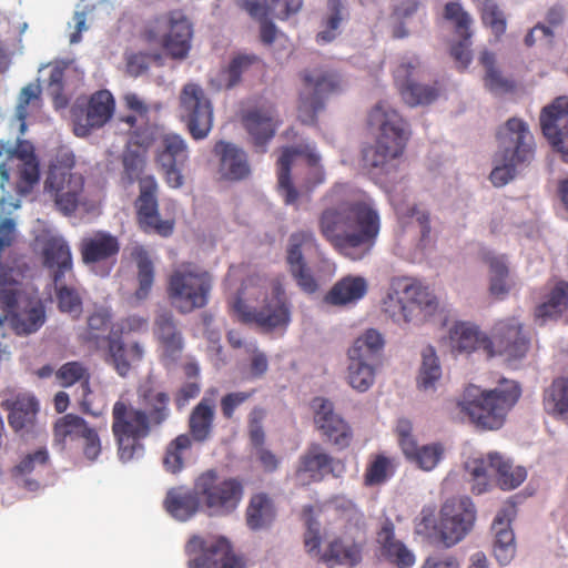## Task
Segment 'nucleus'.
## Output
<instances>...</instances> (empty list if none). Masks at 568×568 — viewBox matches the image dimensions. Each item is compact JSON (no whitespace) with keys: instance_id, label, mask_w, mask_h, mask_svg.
I'll return each instance as SVG.
<instances>
[{"instance_id":"f257e3e1","label":"nucleus","mask_w":568,"mask_h":568,"mask_svg":"<svg viewBox=\"0 0 568 568\" xmlns=\"http://www.w3.org/2000/svg\"><path fill=\"white\" fill-rule=\"evenodd\" d=\"M321 235L346 258L361 261L376 244L381 231L378 212L364 192L347 183L334 184L322 197Z\"/></svg>"},{"instance_id":"f03ea898","label":"nucleus","mask_w":568,"mask_h":568,"mask_svg":"<svg viewBox=\"0 0 568 568\" xmlns=\"http://www.w3.org/2000/svg\"><path fill=\"white\" fill-rule=\"evenodd\" d=\"M231 308L240 322L254 324L265 332L285 328L291 322L292 304L285 292L284 277L247 276Z\"/></svg>"},{"instance_id":"7ed1b4c3","label":"nucleus","mask_w":568,"mask_h":568,"mask_svg":"<svg viewBox=\"0 0 568 568\" xmlns=\"http://www.w3.org/2000/svg\"><path fill=\"white\" fill-rule=\"evenodd\" d=\"M367 125L377 134L375 144L363 150L364 166L388 173L390 162L404 154L410 138L409 125L397 110L384 101L369 110Z\"/></svg>"},{"instance_id":"20e7f679","label":"nucleus","mask_w":568,"mask_h":568,"mask_svg":"<svg viewBox=\"0 0 568 568\" xmlns=\"http://www.w3.org/2000/svg\"><path fill=\"white\" fill-rule=\"evenodd\" d=\"M122 181L126 185L139 183V195L134 202L136 221L144 233H154L162 237L172 235L174 220L161 219L159 212V183L153 175H143L146 166L145 152L126 150L122 154Z\"/></svg>"},{"instance_id":"39448f33","label":"nucleus","mask_w":568,"mask_h":568,"mask_svg":"<svg viewBox=\"0 0 568 568\" xmlns=\"http://www.w3.org/2000/svg\"><path fill=\"white\" fill-rule=\"evenodd\" d=\"M476 393V386L468 387L459 407L478 428L494 430L504 425L521 396V388L515 381L503 379L494 389Z\"/></svg>"},{"instance_id":"423d86ee","label":"nucleus","mask_w":568,"mask_h":568,"mask_svg":"<svg viewBox=\"0 0 568 568\" xmlns=\"http://www.w3.org/2000/svg\"><path fill=\"white\" fill-rule=\"evenodd\" d=\"M212 288L210 272L191 262H183L169 275L166 294L172 307L180 314H190L206 307Z\"/></svg>"},{"instance_id":"0eeeda50","label":"nucleus","mask_w":568,"mask_h":568,"mask_svg":"<svg viewBox=\"0 0 568 568\" xmlns=\"http://www.w3.org/2000/svg\"><path fill=\"white\" fill-rule=\"evenodd\" d=\"M298 75L302 89L297 99V118L303 124L315 125L328 98L343 91L344 80L338 71L326 67L306 68Z\"/></svg>"},{"instance_id":"6e6552de","label":"nucleus","mask_w":568,"mask_h":568,"mask_svg":"<svg viewBox=\"0 0 568 568\" xmlns=\"http://www.w3.org/2000/svg\"><path fill=\"white\" fill-rule=\"evenodd\" d=\"M111 430L122 463L131 462L144 449L143 439L150 436L153 425L143 408L133 406L128 399H118L112 407Z\"/></svg>"},{"instance_id":"1a4fd4ad","label":"nucleus","mask_w":568,"mask_h":568,"mask_svg":"<svg viewBox=\"0 0 568 568\" xmlns=\"http://www.w3.org/2000/svg\"><path fill=\"white\" fill-rule=\"evenodd\" d=\"M141 39L149 44H159L172 60L182 61L192 48L193 26L182 11H169L149 21Z\"/></svg>"},{"instance_id":"9d476101","label":"nucleus","mask_w":568,"mask_h":568,"mask_svg":"<svg viewBox=\"0 0 568 568\" xmlns=\"http://www.w3.org/2000/svg\"><path fill=\"white\" fill-rule=\"evenodd\" d=\"M202 497V509L211 517H227L239 508L244 497V483L216 469L202 471L194 480Z\"/></svg>"},{"instance_id":"9b49d317","label":"nucleus","mask_w":568,"mask_h":568,"mask_svg":"<svg viewBox=\"0 0 568 568\" xmlns=\"http://www.w3.org/2000/svg\"><path fill=\"white\" fill-rule=\"evenodd\" d=\"M402 297L389 294L384 301V312L395 323H422L432 316L437 307L436 296L417 280H408L403 290Z\"/></svg>"},{"instance_id":"f8f14e48","label":"nucleus","mask_w":568,"mask_h":568,"mask_svg":"<svg viewBox=\"0 0 568 568\" xmlns=\"http://www.w3.org/2000/svg\"><path fill=\"white\" fill-rule=\"evenodd\" d=\"M74 165L72 152L57 154L44 182V189L54 196L58 210L64 215L75 212L84 186L82 174L72 172Z\"/></svg>"},{"instance_id":"ddd939ff","label":"nucleus","mask_w":568,"mask_h":568,"mask_svg":"<svg viewBox=\"0 0 568 568\" xmlns=\"http://www.w3.org/2000/svg\"><path fill=\"white\" fill-rule=\"evenodd\" d=\"M296 156H305L311 168L305 183L307 191H312L325 181V171L320 165L321 158L308 144L283 148L277 160V185L286 204H295L300 197L291 178L292 165Z\"/></svg>"},{"instance_id":"4468645a","label":"nucleus","mask_w":568,"mask_h":568,"mask_svg":"<svg viewBox=\"0 0 568 568\" xmlns=\"http://www.w3.org/2000/svg\"><path fill=\"white\" fill-rule=\"evenodd\" d=\"M180 119L192 139L204 140L213 126V105L203 88L186 83L179 97Z\"/></svg>"},{"instance_id":"2eb2a0df","label":"nucleus","mask_w":568,"mask_h":568,"mask_svg":"<svg viewBox=\"0 0 568 568\" xmlns=\"http://www.w3.org/2000/svg\"><path fill=\"white\" fill-rule=\"evenodd\" d=\"M187 556L197 555L187 562L189 568H245L244 556L233 551L231 542L225 537L205 540L194 535L185 545Z\"/></svg>"},{"instance_id":"dca6fc26","label":"nucleus","mask_w":568,"mask_h":568,"mask_svg":"<svg viewBox=\"0 0 568 568\" xmlns=\"http://www.w3.org/2000/svg\"><path fill=\"white\" fill-rule=\"evenodd\" d=\"M476 519L475 505L469 497H453L440 507L436 525L440 540L452 547L471 530Z\"/></svg>"},{"instance_id":"f3484780","label":"nucleus","mask_w":568,"mask_h":568,"mask_svg":"<svg viewBox=\"0 0 568 568\" xmlns=\"http://www.w3.org/2000/svg\"><path fill=\"white\" fill-rule=\"evenodd\" d=\"M189 161L186 141L176 133H165L161 136L155 152V162L163 172L166 184L179 189L184 183L182 169Z\"/></svg>"},{"instance_id":"a211bd4d","label":"nucleus","mask_w":568,"mask_h":568,"mask_svg":"<svg viewBox=\"0 0 568 568\" xmlns=\"http://www.w3.org/2000/svg\"><path fill=\"white\" fill-rule=\"evenodd\" d=\"M498 153L510 161L529 163L535 154L534 136L528 124L519 118H510L497 132Z\"/></svg>"},{"instance_id":"6ab92c4d","label":"nucleus","mask_w":568,"mask_h":568,"mask_svg":"<svg viewBox=\"0 0 568 568\" xmlns=\"http://www.w3.org/2000/svg\"><path fill=\"white\" fill-rule=\"evenodd\" d=\"M316 428L339 449L347 448L353 439L349 424L335 412L333 402L325 397H314L311 402Z\"/></svg>"},{"instance_id":"aec40b11","label":"nucleus","mask_w":568,"mask_h":568,"mask_svg":"<svg viewBox=\"0 0 568 568\" xmlns=\"http://www.w3.org/2000/svg\"><path fill=\"white\" fill-rule=\"evenodd\" d=\"M153 334L160 363L168 369L176 366L182 358L185 341L174 316L168 312L159 314L154 320Z\"/></svg>"},{"instance_id":"412c9836","label":"nucleus","mask_w":568,"mask_h":568,"mask_svg":"<svg viewBox=\"0 0 568 568\" xmlns=\"http://www.w3.org/2000/svg\"><path fill=\"white\" fill-rule=\"evenodd\" d=\"M490 344L488 357L503 355L509 361L523 358L529 349V338L524 334L523 326L516 318L496 323Z\"/></svg>"},{"instance_id":"4be33fe9","label":"nucleus","mask_w":568,"mask_h":568,"mask_svg":"<svg viewBox=\"0 0 568 568\" xmlns=\"http://www.w3.org/2000/svg\"><path fill=\"white\" fill-rule=\"evenodd\" d=\"M114 108L115 102L110 91L94 92L85 108L73 111L74 134L83 138L92 130L102 128L112 118Z\"/></svg>"},{"instance_id":"5701e85b","label":"nucleus","mask_w":568,"mask_h":568,"mask_svg":"<svg viewBox=\"0 0 568 568\" xmlns=\"http://www.w3.org/2000/svg\"><path fill=\"white\" fill-rule=\"evenodd\" d=\"M540 126L551 146L568 162V97H558L542 109Z\"/></svg>"},{"instance_id":"b1692460","label":"nucleus","mask_w":568,"mask_h":568,"mask_svg":"<svg viewBox=\"0 0 568 568\" xmlns=\"http://www.w3.org/2000/svg\"><path fill=\"white\" fill-rule=\"evenodd\" d=\"M419 59L416 57L404 59L394 70V79L405 103L410 106L424 105L434 102L439 95L437 83L432 85L420 84L409 78L413 71L419 67Z\"/></svg>"},{"instance_id":"393cba45","label":"nucleus","mask_w":568,"mask_h":568,"mask_svg":"<svg viewBox=\"0 0 568 568\" xmlns=\"http://www.w3.org/2000/svg\"><path fill=\"white\" fill-rule=\"evenodd\" d=\"M253 146L257 152H266V146L274 138L281 121L274 106H260L245 111L241 118Z\"/></svg>"},{"instance_id":"a878e982","label":"nucleus","mask_w":568,"mask_h":568,"mask_svg":"<svg viewBox=\"0 0 568 568\" xmlns=\"http://www.w3.org/2000/svg\"><path fill=\"white\" fill-rule=\"evenodd\" d=\"M144 347L140 342L125 344L121 334L110 332L106 336L105 362L121 376L126 377L131 369L142 362Z\"/></svg>"},{"instance_id":"bb28decb","label":"nucleus","mask_w":568,"mask_h":568,"mask_svg":"<svg viewBox=\"0 0 568 568\" xmlns=\"http://www.w3.org/2000/svg\"><path fill=\"white\" fill-rule=\"evenodd\" d=\"M365 541L342 535L334 537L321 554V562L328 567L355 568L363 560Z\"/></svg>"},{"instance_id":"cd10ccee","label":"nucleus","mask_w":568,"mask_h":568,"mask_svg":"<svg viewBox=\"0 0 568 568\" xmlns=\"http://www.w3.org/2000/svg\"><path fill=\"white\" fill-rule=\"evenodd\" d=\"M79 251L85 265L108 263L115 261L120 252V242L106 231H97L81 240Z\"/></svg>"},{"instance_id":"c85d7f7f","label":"nucleus","mask_w":568,"mask_h":568,"mask_svg":"<svg viewBox=\"0 0 568 568\" xmlns=\"http://www.w3.org/2000/svg\"><path fill=\"white\" fill-rule=\"evenodd\" d=\"M213 152L220 159L219 172L229 181H240L251 173L247 155L241 148L225 141H217Z\"/></svg>"},{"instance_id":"c756f323","label":"nucleus","mask_w":568,"mask_h":568,"mask_svg":"<svg viewBox=\"0 0 568 568\" xmlns=\"http://www.w3.org/2000/svg\"><path fill=\"white\" fill-rule=\"evenodd\" d=\"M333 457L317 444L312 445L301 457L295 478L301 485L321 481L332 471Z\"/></svg>"},{"instance_id":"7c9ffc66","label":"nucleus","mask_w":568,"mask_h":568,"mask_svg":"<svg viewBox=\"0 0 568 568\" xmlns=\"http://www.w3.org/2000/svg\"><path fill=\"white\" fill-rule=\"evenodd\" d=\"M510 508L500 509L491 525V530L495 535L493 552L500 565H508L516 554L515 534L510 527Z\"/></svg>"},{"instance_id":"2f4dec72","label":"nucleus","mask_w":568,"mask_h":568,"mask_svg":"<svg viewBox=\"0 0 568 568\" xmlns=\"http://www.w3.org/2000/svg\"><path fill=\"white\" fill-rule=\"evenodd\" d=\"M163 505L173 518L186 521L202 509V497L194 486L192 489L173 487L166 493Z\"/></svg>"},{"instance_id":"473e14b6","label":"nucleus","mask_w":568,"mask_h":568,"mask_svg":"<svg viewBox=\"0 0 568 568\" xmlns=\"http://www.w3.org/2000/svg\"><path fill=\"white\" fill-rule=\"evenodd\" d=\"M43 264L52 270L54 284L64 278L65 273L72 272L73 262L69 244L63 237L53 236L44 242Z\"/></svg>"},{"instance_id":"72a5a7b5","label":"nucleus","mask_w":568,"mask_h":568,"mask_svg":"<svg viewBox=\"0 0 568 568\" xmlns=\"http://www.w3.org/2000/svg\"><path fill=\"white\" fill-rule=\"evenodd\" d=\"M449 343L452 349L457 353L470 354L483 349L488 356L491 347L490 338L473 324L459 322L449 329Z\"/></svg>"},{"instance_id":"f704fd0d","label":"nucleus","mask_w":568,"mask_h":568,"mask_svg":"<svg viewBox=\"0 0 568 568\" xmlns=\"http://www.w3.org/2000/svg\"><path fill=\"white\" fill-rule=\"evenodd\" d=\"M394 524L387 519L377 532L382 555L397 568H410L415 564L414 554L395 538Z\"/></svg>"},{"instance_id":"c9c22d12","label":"nucleus","mask_w":568,"mask_h":568,"mask_svg":"<svg viewBox=\"0 0 568 568\" xmlns=\"http://www.w3.org/2000/svg\"><path fill=\"white\" fill-rule=\"evenodd\" d=\"M276 519L274 500L266 493L253 494L245 508V524L253 531L268 529Z\"/></svg>"},{"instance_id":"e433bc0d","label":"nucleus","mask_w":568,"mask_h":568,"mask_svg":"<svg viewBox=\"0 0 568 568\" xmlns=\"http://www.w3.org/2000/svg\"><path fill=\"white\" fill-rule=\"evenodd\" d=\"M90 424L81 416L65 414L53 425V442L63 452H72Z\"/></svg>"},{"instance_id":"4c0bfd02","label":"nucleus","mask_w":568,"mask_h":568,"mask_svg":"<svg viewBox=\"0 0 568 568\" xmlns=\"http://www.w3.org/2000/svg\"><path fill=\"white\" fill-rule=\"evenodd\" d=\"M7 408L9 425L16 433H29L33 429L39 412L36 397L18 395L12 402H7Z\"/></svg>"},{"instance_id":"58836bf2","label":"nucleus","mask_w":568,"mask_h":568,"mask_svg":"<svg viewBox=\"0 0 568 568\" xmlns=\"http://www.w3.org/2000/svg\"><path fill=\"white\" fill-rule=\"evenodd\" d=\"M48 462V450L45 448H39L34 453L26 455L11 469V476L19 486L34 491L40 487V481L37 478H32L31 475L37 473L39 468H44Z\"/></svg>"},{"instance_id":"ea45409f","label":"nucleus","mask_w":568,"mask_h":568,"mask_svg":"<svg viewBox=\"0 0 568 568\" xmlns=\"http://www.w3.org/2000/svg\"><path fill=\"white\" fill-rule=\"evenodd\" d=\"M140 403L144 406L143 410L153 427H160L170 415V395L166 392L158 390L152 387L139 389Z\"/></svg>"},{"instance_id":"a19ab883","label":"nucleus","mask_w":568,"mask_h":568,"mask_svg":"<svg viewBox=\"0 0 568 568\" xmlns=\"http://www.w3.org/2000/svg\"><path fill=\"white\" fill-rule=\"evenodd\" d=\"M303 7V0H245L244 8L253 18H266L268 14L285 20L296 14Z\"/></svg>"},{"instance_id":"79ce46f5","label":"nucleus","mask_w":568,"mask_h":568,"mask_svg":"<svg viewBox=\"0 0 568 568\" xmlns=\"http://www.w3.org/2000/svg\"><path fill=\"white\" fill-rule=\"evenodd\" d=\"M367 293V282L362 276H345L341 278L331 291L325 300L332 305H345L357 302Z\"/></svg>"},{"instance_id":"37998d69","label":"nucleus","mask_w":568,"mask_h":568,"mask_svg":"<svg viewBox=\"0 0 568 568\" xmlns=\"http://www.w3.org/2000/svg\"><path fill=\"white\" fill-rule=\"evenodd\" d=\"M479 258L489 267L490 294L497 298H503L509 292V286L507 284L509 270L505 255H496L487 248H481L479 251Z\"/></svg>"},{"instance_id":"c03bdc74","label":"nucleus","mask_w":568,"mask_h":568,"mask_svg":"<svg viewBox=\"0 0 568 568\" xmlns=\"http://www.w3.org/2000/svg\"><path fill=\"white\" fill-rule=\"evenodd\" d=\"M383 347L384 338L382 334L374 328H369L358 336L348 348V361H363L377 364Z\"/></svg>"},{"instance_id":"a18cd8bd","label":"nucleus","mask_w":568,"mask_h":568,"mask_svg":"<svg viewBox=\"0 0 568 568\" xmlns=\"http://www.w3.org/2000/svg\"><path fill=\"white\" fill-rule=\"evenodd\" d=\"M547 414L568 423V379L560 377L552 381L542 396Z\"/></svg>"},{"instance_id":"49530a36","label":"nucleus","mask_w":568,"mask_h":568,"mask_svg":"<svg viewBox=\"0 0 568 568\" xmlns=\"http://www.w3.org/2000/svg\"><path fill=\"white\" fill-rule=\"evenodd\" d=\"M489 465L496 471L497 483L503 490H513L520 486L527 477V471L521 466H514L498 453L489 454Z\"/></svg>"},{"instance_id":"de8ad7c7","label":"nucleus","mask_w":568,"mask_h":568,"mask_svg":"<svg viewBox=\"0 0 568 568\" xmlns=\"http://www.w3.org/2000/svg\"><path fill=\"white\" fill-rule=\"evenodd\" d=\"M214 415V406L206 398L194 406L189 417L191 439L199 443L209 439L213 429Z\"/></svg>"},{"instance_id":"09e8293b","label":"nucleus","mask_w":568,"mask_h":568,"mask_svg":"<svg viewBox=\"0 0 568 568\" xmlns=\"http://www.w3.org/2000/svg\"><path fill=\"white\" fill-rule=\"evenodd\" d=\"M397 462L394 457L378 453L372 455L364 473V485L367 487L381 486L390 479L396 471Z\"/></svg>"},{"instance_id":"8fccbe9b","label":"nucleus","mask_w":568,"mask_h":568,"mask_svg":"<svg viewBox=\"0 0 568 568\" xmlns=\"http://www.w3.org/2000/svg\"><path fill=\"white\" fill-rule=\"evenodd\" d=\"M568 307V283L560 281L550 291L548 298L542 304L538 305L535 311V316L541 321V324L547 320H556Z\"/></svg>"},{"instance_id":"3c124183","label":"nucleus","mask_w":568,"mask_h":568,"mask_svg":"<svg viewBox=\"0 0 568 568\" xmlns=\"http://www.w3.org/2000/svg\"><path fill=\"white\" fill-rule=\"evenodd\" d=\"M112 314L106 308H99L91 313L87 320V327L81 333V341L90 347L98 349L102 341L106 342L103 334L109 328Z\"/></svg>"},{"instance_id":"603ef678","label":"nucleus","mask_w":568,"mask_h":568,"mask_svg":"<svg viewBox=\"0 0 568 568\" xmlns=\"http://www.w3.org/2000/svg\"><path fill=\"white\" fill-rule=\"evenodd\" d=\"M346 17L342 0H327V12L322 19V30L316 34V42L325 44L335 40Z\"/></svg>"},{"instance_id":"864d4df0","label":"nucleus","mask_w":568,"mask_h":568,"mask_svg":"<svg viewBox=\"0 0 568 568\" xmlns=\"http://www.w3.org/2000/svg\"><path fill=\"white\" fill-rule=\"evenodd\" d=\"M45 315L42 306L20 305L14 318L9 323V326L18 335H28L37 332L44 323Z\"/></svg>"},{"instance_id":"5fc2aeb1","label":"nucleus","mask_w":568,"mask_h":568,"mask_svg":"<svg viewBox=\"0 0 568 568\" xmlns=\"http://www.w3.org/2000/svg\"><path fill=\"white\" fill-rule=\"evenodd\" d=\"M22 292L16 281L0 282V325L14 318L21 305Z\"/></svg>"},{"instance_id":"6e6d98bb","label":"nucleus","mask_w":568,"mask_h":568,"mask_svg":"<svg viewBox=\"0 0 568 568\" xmlns=\"http://www.w3.org/2000/svg\"><path fill=\"white\" fill-rule=\"evenodd\" d=\"M403 454L409 462L416 464L418 468L429 471L433 470L444 457L445 447L440 443L418 446L416 442L412 452Z\"/></svg>"},{"instance_id":"4d7b16f0","label":"nucleus","mask_w":568,"mask_h":568,"mask_svg":"<svg viewBox=\"0 0 568 568\" xmlns=\"http://www.w3.org/2000/svg\"><path fill=\"white\" fill-rule=\"evenodd\" d=\"M489 455L487 458L474 457L469 458L465 463V470L468 475V481L470 483V490L475 495L484 494L489 488Z\"/></svg>"},{"instance_id":"13d9d810","label":"nucleus","mask_w":568,"mask_h":568,"mask_svg":"<svg viewBox=\"0 0 568 568\" xmlns=\"http://www.w3.org/2000/svg\"><path fill=\"white\" fill-rule=\"evenodd\" d=\"M440 376L442 367L435 348L428 345L422 351V366L417 377V386L424 390L433 388Z\"/></svg>"},{"instance_id":"bf43d9fd","label":"nucleus","mask_w":568,"mask_h":568,"mask_svg":"<svg viewBox=\"0 0 568 568\" xmlns=\"http://www.w3.org/2000/svg\"><path fill=\"white\" fill-rule=\"evenodd\" d=\"M192 446V439L187 434L175 437L166 447L163 465L172 474L181 471L184 467V453Z\"/></svg>"},{"instance_id":"052dcab7","label":"nucleus","mask_w":568,"mask_h":568,"mask_svg":"<svg viewBox=\"0 0 568 568\" xmlns=\"http://www.w3.org/2000/svg\"><path fill=\"white\" fill-rule=\"evenodd\" d=\"M376 363L349 361L347 368L348 384L358 392H366L375 381Z\"/></svg>"},{"instance_id":"680f3d73","label":"nucleus","mask_w":568,"mask_h":568,"mask_svg":"<svg viewBox=\"0 0 568 568\" xmlns=\"http://www.w3.org/2000/svg\"><path fill=\"white\" fill-rule=\"evenodd\" d=\"M315 244L316 239L314 233L311 231H300L293 233L290 236L286 255V261L290 266V271L306 265L302 253V247Z\"/></svg>"},{"instance_id":"e2e57ef3","label":"nucleus","mask_w":568,"mask_h":568,"mask_svg":"<svg viewBox=\"0 0 568 568\" xmlns=\"http://www.w3.org/2000/svg\"><path fill=\"white\" fill-rule=\"evenodd\" d=\"M60 385L70 387L75 383H81L85 390H89L90 372L89 368L78 361L63 364L55 373Z\"/></svg>"},{"instance_id":"0e129e2a","label":"nucleus","mask_w":568,"mask_h":568,"mask_svg":"<svg viewBox=\"0 0 568 568\" xmlns=\"http://www.w3.org/2000/svg\"><path fill=\"white\" fill-rule=\"evenodd\" d=\"M480 18L483 24L490 29L496 40H500L507 30V19L504 11L494 0H485L483 2Z\"/></svg>"},{"instance_id":"69168bd1","label":"nucleus","mask_w":568,"mask_h":568,"mask_svg":"<svg viewBox=\"0 0 568 568\" xmlns=\"http://www.w3.org/2000/svg\"><path fill=\"white\" fill-rule=\"evenodd\" d=\"M41 87L36 82H31L21 89L16 108V115L18 120L22 122V125H24L30 109L37 110L41 106Z\"/></svg>"},{"instance_id":"338daca9","label":"nucleus","mask_w":568,"mask_h":568,"mask_svg":"<svg viewBox=\"0 0 568 568\" xmlns=\"http://www.w3.org/2000/svg\"><path fill=\"white\" fill-rule=\"evenodd\" d=\"M444 18L454 23L455 33L465 40L471 39L470 26L473 19L458 2H447L444 8Z\"/></svg>"},{"instance_id":"774afa93","label":"nucleus","mask_w":568,"mask_h":568,"mask_svg":"<svg viewBox=\"0 0 568 568\" xmlns=\"http://www.w3.org/2000/svg\"><path fill=\"white\" fill-rule=\"evenodd\" d=\"M55 286V296L58 308L63 313H69L79 317L82 312V298L74 287L63 284V280Z\"/></svg>"}]
</instances>
